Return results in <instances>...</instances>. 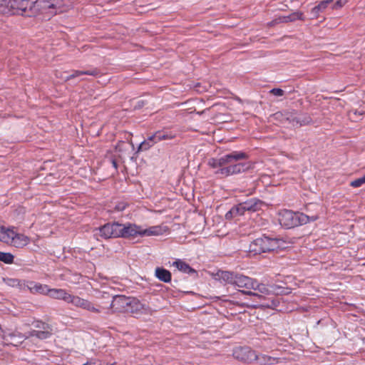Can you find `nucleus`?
I'll list each match as a JSON object with an SVG mask.
<instances>
[{"instance_id": "f257e3e1", "label": "nucleus", "mask_w": 365, "mask_h": 365, "mask_svg": "<svg viewBox=\"0 0 365 365\" xmlns=\"http://www.w3.org/2000/svg\"><path fill=\"white\" fill-rule=\"evenodd\" d=\"M278 217L279 224L287 229H290L316 221L318 219V213L305 215L303 212L282 210L279 212Z\"/></svg>"}, {"instance_id": "f03ea898", "label": "nucleus", "mask_w": 365, "mask_h": 365, "mask_svg": "<svg viewBox=\"0 0 365 365\" xmlns=\"http://www.w3.org/2000/svg\"><path fill=\"white\" fill-rule=\"evenodd\" d=\"M119 230V237L123 238L135 237L138 235L153 236L160 235L162 234V229L159 226H153L148 229H144L140 226L129 222L126 224H120Z\"/></svg>"}, {"instance_id": "7ed1b4c3", "label": "nucleus", "mask_w": 365, "mask_h": 365, "mask_svg": "<svg viewBox=\"0 0 365 365\" xmlns=\"http://www.w3.org/2000/svg\"><path fill=\"white\" fill-rule=\"evenodd\" d=\"M281 240L276 238L262 237L253 240L249 246V252L253 255L274 251L280 247Z\"/></svg>"}, {"instance_id": "20e7f679", "label": "nucleus", "mask_w": 365, "mask_h": 365, "mask_svg": "<svg viewBox=\"0 0 365 365\" xmlns=\"http://www.w3.org/2000/svg\"><path fill=\"white\" fill-rule=\"evenodd\" d=\"M60 6L59 0H36L33 2L32 13L28 16H36L38 14H47L48 16L56 14Z\"/></svg>"}, {"instance_id": "39448f33", "label": "nucleus", "mask_w": 365, "mask_h": 365, "mask_svg": "<svg viewBox=\"0 0 365 365\" xmlns=\"http://www.w3.org/2000/svg\"><path fill=\"white\" fill-rule=\"evenodd\" d=\"M234 285L244 289L243 290H254L259 291L262 294H269V289L267 285L242 274H237Z\"/></svg>"}, {"instance_id": "423d86ee", "label": "nucleus", "mask_w": 365, "mask_h": 365, "mask_svg": "<svg viewBox=\"0 0 365 365\" xmlns=\"http://www.w3.org/2000/svg\"><path fill=\"white\" fill-rule=\"evenodd\" d=\"M248 155L242 151H233L230 153L226 154L220 158H212L209 160V165L213 168L228 165L233 161H240L248 158Z\"/></svg>"}, {"instance_id": "0eeeda50", "label": "nucleus", "mask_w": 365, "mask_h": 365, "mask_svg": "<svg viewBox=\"0 0 365 365\" xmlns=\"http://www.w3.org/2000/svg\"><path fill=\"white\" fill-rule=\"evenodd\" d=\"M70 304L77 308H81L96 314L109 313V309H106L105 307L96 304L88 299L81 298L77 295L72 296Z\"/></svg>"}, {"instance_id": "6e6552de", "label": "nucleus", "mask_w": 365, "mask_h": 365, "mask_svg": "<svg viewBox=\"0 0 365 365\" xmlns=\"http://www.w3.org/2000/svg\"><path fill=\"white\" fill-rule=\"evenodd\" d=\"M130 298L131 297H127L124 295L115 296L110 306L106 307L109 309V313L106 314H110L113 312H127L128 305L130 303Z\"/></svg>"}, {"instance_id": "1a4fd4ad", "label": "nucleus", "mask_w": 365, "mask_h": 365, "mask_svg": "<svg viewBox=\"0 0 365 365\" xmlns=\"http://www.w3.org/2000/svg\"><path fill=\"white\" fill-rule=\"evenodd\" d=\"M185 223L191 233H199L204 228L205 218L200 213L194 212L187 216Z\"/></svg>"}, {"instance_id": "9d476101", "label": "nucleus", "mask_w": 365, "mask_h": 365, "mask_svg": "<svg viewBox=\"0 0 365 365\" xmlns=\"http://www.w3.org/2000/svg\"><path fill=\"white\" fill-rule=\"evenodd\" d=\"M232 355L236 359L246 363L255 361L257 358V353L249 347H237L233 350Z\"/></svg>"}, {"instance_id": "9b49d317", "label": "nucleus", "mask_w": 365, "mask_h": 365, "mask_svg": "<svg viewBox=\"0 0 365 365\" xmlns=\"http://www.w3.org/2000/svg\"><path fill=\"white\" fill-rule=\"evenodd\" d=\"M119 227L118 222L107 223L99 228L100 235L105 239L119 237Z\"/></svg>"}, {"instance_id": "f8f14e48", "label": "nucleus", "mask_w": 365, "mask_h": 365, "mask_svg": "<svg viewBox=\"0 0 365 365\" xmlns=\"http://www.w3.org/2000/svg\"><path fill=\"white\" fill-rule=\"evenodd\" d=\"M33 2L29 0H13L14 15L27 16L32 13Z\"/></svg>"}, {"instance_id": "ddd939ff", "label": "nucleus", "mask_w": 365, "mask_h": 365, "mask_svg": "<svg viewBox=\"0 0 365 365\" xmlns=\"http://www.w3.org/2000/svg\"><path fill=\"white\" fill-rule=\"evenodd\" d=\"M48 296H49L51 298L63 300L65 302L70 304L73 294H69L66 289H63L50 288Z\"/></svg>"}, {"instance_id": "4468645a", "label": "nucleus", "mask_w": 365, "mask_h": 365, "mask_svg": "<svg viewBox=\"0 0 365 365\" xmlns=\"http://www.w3.org/2000/svg\"><path fill=\"white\" fill-rule=\"evenodd\" d=\"M235 161L228 164L229 165L228 168H229L230 173L231 175L244 173V172L248 170L251 168L250 163H233Z\"/></svg>"}, {"instance_id": "2eb2a0df", "label": "nucleus", "mask_w": 365, "mask_h": 365, "mask_svg": "<svg viewBox=\"0 0 365 365\" xmlns=\"http://www.w3.org/2000/svg\"><path fill=\"white\" fill-rule=\"evenodd\" d=\"M30 242V238L23 234L14 232L12 240L9 245L17 247L22 248Z\"/></svg>"}, {"instance_id": "dca6fc26", "label": "nucleus", "mask_w": 365, "mask_h": 365, "mask_svg": "<svg viewBox=\"0 0 365 365\" xmlns=\"http://www.w3.org/2000/svg\"><path fill=\"white\" fill-rule=\"evenodd\" d=\"M99 74V71L97 68H93L91 70H86V71H78L75 70L73 71L71 74L66 75L64 76H61V77L65 81H68L69 80H71L74 78L78 77L81 75H89L93 76H96Z\"/></svg>"}, {"instance_id": "f3484780", "label": "nucleus", "mask_w": 365, "mask_h": 365, "mask_svg": "<svg viewBox=\"0 0 365 365\" xmlns=\"http://www.w3.org/2000/svg\"><path fill=\"white\" fill-rule=\"evenodd\" d=\"M243 202L249 212H257L264 205V202L257 198H251Z\"/></svg>"}, {"instance_id": "a211bd4d", "label": "nucleus", "mask_w": 365, "mask_h": 365, "mask_svg": "<svg viewBox=\"0 0 365 365\" xmlns=\"http://www.w3.org/2000/svg\"><path fill=\"white\" fill-rule=\"evenodd\" d=\"M296 20L304 21V14L300 11L294 12L288 16H282L275 20L276 23H287Z\"/></svg>"}, {"instance_id": "6ab92c4d", "label": "nucleus", "mask_w": 365, "mask_h": 365, "mask_svg": "<svg viewBox=\"0 0 365 365\" xmlns=\"http://www.w3.org/2000/svg\"><path fill=\"white\" fill-rule=\"evenodd\" d=\"M41 330H32L30 331L31 336H36L39 339H46L52 335V328L51 326H45Z\"/></svg>"}, {"instance_id": "aec40b11", "label": "nucleus", "mask_w": 365, "mask_h": 365, "mask_svg": "<svg viewBox=\"0 0 365 365\" xmlns=\"http://www.w3.org/2000/svg\"><path fill=\"white\" fill-rule=\"evenodd\" d=\"M334 0H324L321 1L317 6L311 10L312 19H317L319 17L320 13H322L327 8L328 5L332 3Z\"/></svg>"}, {"instance_id": "412c9836", "label": "nucleus", "mask_w": 365, "mask_h": 365, "mask_svg": "<svg viewBox=\"0 0 365 365\" xmlns=\"http://www.w3.org/2000/svg\"><path fill=\"white\" fill-rule=\"evenodd\" d=\"M13 0H0V13L3 15H14Z\"/></svg>"}, {"instance_id": "4be33fe9", "label": "nucleus", "mask_w": 365, "mask_h": 365, "mask_svg": "<svg viewBox=\"0 0 365 365\" xmlns=\"http://www.w3.org/2000/svg\"><path fill=\"white\" fill-rule=\"evenodd\" d=\"M14 232L13 229L6 228L4 226L0 227V241L6 244H10Z\"/></svg>"}, {"instance_id": "5701e85b", "label": "nucleus", "mask_w": 365, "mask_h": 365, "mask_svg": "<svg viewBox=\"0 0 365 365\" xmlns=\"http://www.w3.org/2000/svg\"><path fill=\"white\" fill-rule=\"evenodd\" d=\"M29 289L31 293H39L47 296L50 289L48 285L39 283H31L30 286H29Z\"/></svg>"}, {"instance_id": "b1692460", "label": "nucleus", "mask_w": 365, "mask_h": 365, "mask_svg": "<svg viewBox=\"0 0 365 365\" xmlns=\"http://www.w3.org/2000/svg\"><path fill=\"white\" fill-rule=\"evenodd\" d=\"M256 361L261 365H274L279 362V359L265 354H257Z\"/></svg>"}, {"instance_id": "393cba45", "label": "nucleus", "mask_w": 365, "mask_h": 365, "mask_svg": "<svg viewBox=\"0 0 365 365\" xmlns=\"http://www.w3.org/2000/svg\"><path fill=\"white\" fill-rule=\"evenodd\" d=\"M155 274V277L163 282H169L171 280V273L163 267H157Z\"/></svg>"}, {"instance_id": "a878e982", "label": "nucleus", "mask_w": 365, "mask_h": 365, "mask_svg": "<svg viewBox=\"0 0 365 365\" xmlns=\"http://www.w3.org/2000/svg\"><path fill=\"white\" fill-rule=\"evenodd\" d=\"M287 119L292 124L293 126H302L307 125L311 122L310 118L301 119L293 115H290L289 116L287 117Z\"/></svg>"}, {"instance_id": "bb28decb", "label": "nucleus", "mask_w": 365, "mask_h": 365, "mask_svg": "<svg viewBox=\"0 0 365 365\" xmlns=\"http://www.w3.org/2000/svg\"><path fill=\"white\" fill-rule=\"evenodd\" d=\"M143 309V305L135 298H130V303L128 305L127 312L130 313H138Z\"/></svg>"}, {"instance_id": "cd10ccee", "label": "nucleus", "mask_w": 365, "mask_h": 365, "mask_svg": "<svg viewBox=\"0 0 365 365\" xmlns=\"http://www.w3.org/2000/svg\"><path fill=\"white\" fill-rule=\"evenodd\" d=\"M158 142L159 141L157 140V138H155V133H154L153 135L149 136L147 140H144L140 144L138 150H146Z\"/></svg>"}, {"instance_id": "c85d7f7f", "label": "nucleus", "mask_w": 365, "mask_h": 365, "mask_svg": "<svg viewBox=\"0 0 365 365\" xmlns=\"http://www.w3.org/2000/svg\"><path fill=\"white\" fill-rule=\"evenodd\" d=\"M185 274L187 276H184V279L190 278L192 280H195L199 277L197 271L190 267L189 264L184 262V275Z\"/></svg>"}, {"instance_id": "c756f323", "label": "nucleus", "mask_w": 365, "mask_h": 365, "mask_svg": "<svg viewBox=\"0 0 365 365\" xmlns=\"http://www.w3.org/2000/svg\"><path fill=\"white\" fill-rule=\"evenodd\" d=\"M220 277L226 282L234 285L237 274L231 272L222 271L221 272Z\"/></svg>"}, {"instance_id": "7c9ffc66", "label": "nucleus", "mask_w": 365, "mask_h": 365, "mask_svg": "<svg viewBox=\"0 0 365 365\" xmlns=\"http://www.w3.org/2000/svg\"><path fill=\"white\" fill-rule=\"evenodd\" d=\"M175 136L172 132H161L158 131L155 133V138H157V140L161 141L163 140H170L174 138Z\"/></svg>"}, {"instance_id": "2f4dec72", "label": "nucleus", "mask_w": 365, "mask_h": 365, "mask_svg": "<svg viewBox=\"0 0 365 365\" xmlns=\"http://www.w3.org/2000/svg\"><path fill=\"white\" fill-rule=\"evenodd\" d=\"M242 215V213L240 212V210L237 207V205L233 206L226 214H225V218L227 220H232V218L237 217V216H241Z\"/></svg>"}, {"instance_id": "473e14b6", "label": "nucleus", "mask_w": 365, "mask_h": 365, "mask_svg": "<svg viewBox=\"0 0 365 365\" xmlns=\"http://www.w3.org/2000/svg\"><path fill=\"white\" fill-rule=\"evenodd\" d=\"M14 259V257L12 254L9 252H0V261L6 264H11L13 263Z\"/></svg>"}, {"instance_id": "72a5a7b5", "label": "nucleus", "mask_w": 365, "mask_h": 365, "mask_svg": "<svg viewBox=\"0 0 365 365\" xmlns=\"http://www.w3.org/2000/svg\"><path fill=\"white\" fill-rule=\"evenodd\" d=\"M321 210H322V207L319 205L309 204L306 208V210L308 212L307 215H314V214L318 213V217H319Z\"/></svg>"}, {"instance_id": "f704fd0d", "label": "nucleus", "mask_w": 365, "mask_h": 365, "mask_svg": "<svg viewBox=\"0 0 365 365\" xmlns=\"http://www.w3.org/2000/svg\"><path fill=\"white\" fill-rule=\"evenodd\" d=\"M241 292L243 294H247V295H250V296L255 297L256 298H257L259 300V302H261L262 300H263L264 299V295L265 294H262L259 291H254L253 292L252 290H241Z\"/></svg>"}, {"instance_id": "c9c22d12", "label": "nucleus", "mask_w": 365, "mask_h": 365, "mask_svg": "<svg viewBox=\"0 0 365 365\" xmlns=\"http://www.w3.org/2000/svg\"><path fill=\"white\" fill-rule=\"evenodd\" d=\"M365 183V175L351 182L350 185L353 187H359Z\"/></svg>"}, {"instance_id": "e433bc0d", "label": "nucleus", "mask_w": 365, "mask_h": 365, "mask_svg": "<svg viewBox=\"0 0 365 365\" xmlns=\"http://www.w3.org/2000/svg\"><path fill=\"white\" fill-rule=\"evenodd\" d=\"M215 174L221 175L222 177H228V176L231 175L230 173L228 166H225V167L222 166V168L218 169L215 172Z\"/></svg>"}, {"instance_id": "4c0bfd02", "label": "nucleus", "mask_w": 365, "mask_h": 365, "mask_svg": "<svg viewBox=\"0 0 365 365\" xmlns=\"http://www.w3.org/2000/svg\"><path fill=\"white\" fill-rule=\"evenodd\" d=\"M190 88H193L197 93H203L207 91L206 86H202L200 83H195L193 88L190 86Z\"/></svg>"}, {"instance_id": "58836bf2", "label": "nucleus", "mask_w": 365, "mask_h": 365, "mask_svg": "<svg viewBox=\"0 0 365 365\" xmlns=\"http://www.w3.org/2000/svg\"><path fill=\"white\" fill-rule=\"evenodd\" d=\"M269 92L275 96H282L284 94V91L281 88H272Z\"/></svg>"}, {"instance_id": "ea45409f", "label": "nucleus", "mask_w": 365, "mask_h": 365, "mask_svg": "<svg viewBox=\"0 0 365 365\" xmlns=\"http://www.w3.org/2000/svg\"><path fill=\"white\" fill-rule=\"evenodd\" d=\"M346 3V0H338L334 5L333 9H337L344 6Z\"/></svg>"}, {"instance_id": "a19ab883", "label": "nucleus", "mask_w": 365, "mask_h": 365, "mask_svg": "<svg viewBox=\"0 0 365 365\" xmlns=\"http://www.w3.org/2000/svg\"><path fill=\"white\" fill-rule=\"evenodd\" d=\"M126 205L124 202H120L115 207V210L116 211H123L125 209Z\"/></svg>"}, {"instance_id": "79ce46f5", "label": "nucleus", "mask_w": 365, "mask_h": 365, "mask_svg": "<svg viewBox=\"0 0 365 365\" xmlns=\"http://www.w3.org/2000/svg\"><path fill=\"white\" fill-rule=\"evenodd\" d=\"M237 205V207H238V208L240 210V212L242 213V215L245 214V212L246 211H247V208L245 206L244 202H241V203H240V204H238Z\"/></svg>"}, {"instance_id": "37998d69", "label": "nucleus", "mask_w": 365, "mask_h": 365, "mask_svg": "<svg viewBox=\"0 0 365 365\" xmlns=\"http://www.w3.org/2000/svg\"><path fill=\"white\" fill-rule=\"evenodd\" d=\"M173 264L174 266H176V267L179 269V270H182V261H181L180 259H178L176 261H175Z\"/></svg>"}, {"instance_id": "c03bdc74", "label": "nucleus", "mask_w": 365, "mask_h": 365, "mask_svg": "<svg viewBox=\"0 0 365 365\" xmlns=\"http://www.w3.org/2000/svg\"><path fill=\"white\" fill-rule=\"evenodd\" d=\"M45 326H50V325L48 324H46L44 322H37L36 324L35 325V327L36 328L39 329V330L43 329V327L46 328Z\"/></svg>"}, {"instance_id": "a18cd8bd", "label": "nucleus", "mask_w": 365, "mask_h": 365, "mask_svg": "<svg viewBox=\"0 0 365 365\" xmlns=\"http://www.w3.org/2000/svg\"><path fill=\"white\" fill-rule=\"evenodd\" d=\"M144 101L143 100L138 101L137 105L135 106V108H140L144 106Z\"/></svg>"}, {"instance_id": "49530a36", "label": "nucleus", "mask_w": 365, "mask_h": 365, "mask_svg": "<svg viewBox=\"0 0 365 365\" xmlns=\"http://www.w3.org/2000/svg\"><path fill=\"white\" fill-rule=\"evenodd\" d=\"M191 109L192 108H184V110H190V111H188L189 113H192V112L195 111V109H194L193 110Z\"/></svg>"}, {"instance_id": "de8ad7c7", "label": "nucleus", "mask_w": 365, "mask_h": 365, "mask_svg": "<svg viewBox=\"0 0 365 365\" xmlns=\"http://www.w3.org/2000/svg\"><path fill=\"white\" fill-rule=\"evenodd\" d=\"M209 110H210V108H207V109H205V110H202L200 113L198 112L197 113L198 114H202V113H206L207 111H209Z\"/></svg>"}, {"instance_id": "09e8293b", "label": "nucleus", "mask_w": 365, "mask_h": 365, "mask_svg": "<svg viewBox=\"0 0 365 365\" xmlns=\"http://www.w3.org/2000/svg\"><path fill=\"white\" fill-rule=\"evenodd\" d=\"M112 163H113L114 168H117V163L115 160H113Z\"/></svg>"}, {"instance_id": "8fccbe9b", "label": "nucleus", "mask_w": 365, "mask_h": 365, "mask_svg": "<svg viewBox=\"0 0 365 365\" xmlns=\"http://www.w3.org/2000/svg\"><path fill=\"white\" fill-rule=\"evenodd\" d=\"M190 103V101H185L184 102V106H188V104Z\"/></svg>"}, {"instance_id": "3c124183", "label": "nucleus", "mask_w": 365, "mask_h": 365, "mask_svg": "<svg viewBox=\"0 0 365 365\" xmlns=\"http://www.w3.org/2000/svg\"><path fill=\"white\" fill-rule=\"evenodd\" d=\"M187 293H189V292H183V294H187Z\"/></svg>"}, {"instance_id": "603ef678", "label": "nucleus", "mask_w": 365, "mask_h": 365, "mask_svg": "<svg viewBox=\"0 0 365 365\" xmlns=\"http://www.w3.org/2000/svg\"><path fill=\"white\" fill-rule=\"evenodd\" d=\"M83 365H87V364H83Z\"/></svg>"}]
</instances>
